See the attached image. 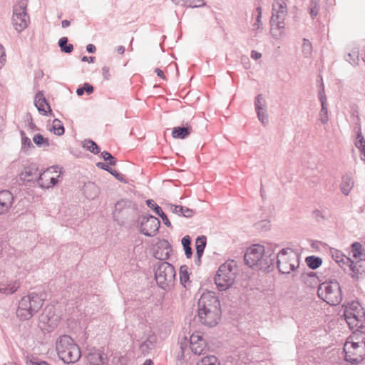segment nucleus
<instances>
[{
    "instance_id": "1",
    "label": "nucleus",
    "mask_w": 365,
    "mask_h": 365,
    "mask_svg": "<svg viewBox=\"0 0 365 365\" xmlns=\"http://www.w3.org/2000/svg\"><path fill=\"white\" fill-rule=\"evenodd\" d=\"M199 322L207 327H215L221 318L220 303L218 297L211 292H204L197 302Z\"/></svg>"
},
{
    "instance_id": "34",
    "label": "nucleus",
    "mask_w": 365,
    "mask_h": 365,
    "mask_svg": "<svg viewBox=\"0 0 365 365\" xmlns=\"http://www.w3.org/2000/svg\"><path fill=\"white\" fill-rule=\"evenodd\" d=\"M347 341L358 342L359 345L361 344H365V333L356 329V331L353 333V335L348 338Z\"/></svg>"
},
{
    "instance_id": "38",
    "label": "nucleus",
    "mask_w": 365,
    "mask_h": 365,
    "mask_svg": "<svg viewBox=\"0 0 365 365\" xmlns=\"http://www.w3.org/2000/svg\"><path fill=\"white\" fill-rule=\"evenodd\" d=\"M306 262L311 269H314L322 264V259L318 257L309 256L306 258Z\"/></svg>"
},
{
    "instance_id": "6",
    "label": "nucleus",
    "mask_w": 365,
    "mask_h": 365,
    "mask_svg": "<svg viewBox=\"0 0 365 365\" xmlns=\"http://www.w3.org/2000/svg\"><path fill=\"white\" fill-rule=\"evenodd\" d=\"M317 294L320 299L331 306L338 305L342 300V292L336 280L326 281L319 284Z\"/></svg>"
},
{
    "instance_id": "12",
    "label": "nucleus",
    "mask_w": 365,
    "mask_h": 365,
    "mask_svg": "<svg viewBox=\"0 0 365 365\" xmlns=\"http://www.w3.org/2000/svg\"><path fill=\"white\" fill-rule=\"evenodd\" d=\"M59 319L53 307H46L38 317V327L42 331L51 332L57 327Z\"/></svg>"
},
{
    "instance_id": "20",
    "label": "nucleus",
    "mask_w": 365,
    "mask_h": 365,
    "mask_svg": "<svg viewBox=\"0 0 365 365\" xmlns=\"http://www.w3.org/2000/svg\"><path fill=\"white\" fill-rule=\"evenodd\" d=\"M14 202V197L8 190L0 192V215L6 213L11 207Z\"/></svg>"
},
{
    "instance_id": "36",
    "label": "nucleus",
    "mask_w": 365,
    "mask_h": 365,
    "mask_svg": "<svg viewBox=\"0 0 365 365\" xmlns=\"http://www.w3.org/2000/svg\"><path fill=\"white\" fill-rule=\"evenodd\" d=\"M58 46L61 51L64 53H70L73 50L72 44H68V38L66 37H62L59 39Z\"/></svg>"
},
{
    "instance_id": "16",
    "label": "nucleus",
    "mask_w": 365,
    "mask_h": 365,
    "mask_svg": "<svg viewBox=\"0 0 365 365\" xmlns=\"http://www.w3.org/2000/svg\"><path fill=\"white\" fill-rule=\"evenodd\" d=\"M189 346L195 355L204 354L207 350L206 341L199 333H193L190 336Z\"/></svg>"
},
{
    "instance_id": "42",
    "label": "nucleus",
    "mask_w": 365,
    "mask_h": 365,
    "mask_svg": "<svg viewBox=\"0 0 365 365\" xmlns=\"http://www.w3.org/2000/svg\"><path fill=\"white\" fill-rule=\"evenodd\" d=\"M302 51L304 57L308 58L311 56L312 52V46L311 42L308 39H303Z\"/></svg>"
},
{
    "instance_id": "23",
    "label": "nucleus",
    "mask_w": 365,
    "mask_h": 365,
    "mask_svg": "<svg viewBox=\"0 0 365 365\" xmlns=\"http://www.w3.org/2000/svg\"><path fill=\"white\" fill-rule=\"evenodd\" d=\"M157 342V336L154 333H150L147 339L140 345V349L143 354H148L155 348Z\"/></svg>"
},
{
    "instance_id": "3",
    "label": "nucleus",
    "mask_w": 365,
    "mask_h": 365,
    "mask_svg": "<svg viewBox=\"0 0 365 365\" xmlns=\"http://www.w3.org/2000/svg\"><path fill=\"white\" fill-rule=\"evenodd\" d=\"M56 349L59 358L67 364L78 361L81 355L78 346L67 335L61 336L57 339Z\"/></svg>"
},
{
    "instance_id": "44",
    "label": "nucleus",
    "mask_w": 365,
    "mask_h": 365,
    "mask_svg": "<svg viewBox=\"0 0 365 365\" xmlns=\"http://www.w3.org/2000/svg\"><path fill=\"white\" fill-rule=\"evenodd\" d=\"M83 147L94 154L100 153V149L98 145L91 140H85Z\"/></svg>"
},
{
    "instance_id": "33",
    "label": "nucleus",
    "mask_w": 365,
    "mask_h": 365,
    "mask_svg": "<svg viewBox=\"0 0 365 365\" xmlns=\"http://www.w3.org/2000/svg\"><path fill=\"white\" fill-rule=\"evenodd\" d=\"M135 204L127 199H123L116 202L115 205V212H120L125 208L134 207Z\"/></svg>"
},
{
    "instance_id": "39",
    "label": "nucleus",
    "mask_w": 365,
    "mask_h": 365,
    "mask_svg": "<svg viewBox=\"0 0 365 365\" xmlns=\"http://www.w3.org/2000/svg\"><path fill=\"white\" fill-rule=\"evenodd\" d=\"M33 140L38 147L46 148L49 145L48 138H44L41 134H36L33 138Z\"/></svg>"
},
{
    "instance_id": "25",
    "label": "nucleus",
    "mask_w": 365,
    "mask_h": 365,
    "mask_svg": "<svg viewBox=\"0 0 365 365\" xmlns=\"http://www.w3.org/2000/svg\"><path fill=\"white\" fill-rule=\"evenodd\" d=\"M83 192L86 198L93 200L98 195L99 188L95 183L88 182L84 184Z\"/></svg>"
},
{
    "instance_id": "14",
    "label": "nucleus",
    "mask_w": 365,
    "mask_h": 365,
    "mask_svg": "<svg viewBox=\"0 0 365 365\" xmlns=\"http://www.w3.org/2000/svg\"><path fill=\"white\" fill-rule=\"evenodd\" d=\"M160 220L152 215L145 216L140 225L141 232L148 237L155 236L160 227Z\"/></svg>"
},
{
    "instance_id": "43",
    "label": "nucleus",
    "mask_w": 365,
    "mask_h": 365,
    "mask_svg": "<svg viewBox=\"0 0 365 365\" xmlns=\"http://www.w3.org/2000/svg\"><path fill=\"white\" fill-rule=\"evenodd\" d=\"M361 248H362V246L359 242H354L351 245L352 256L356 259H360V258H361V257L363 256V254L361 252Z\"/></svg>"
},
{
    "instance_id": "29",
    "label": "nucleus",
    "mask_w": 365,
    "mask_h": 365,
    "mask_svg": "<svg viewBox=\"0 0 365 365\" xmlns=\"http://www.w3.org/2000/svg\"><path fill=\"white\" fill-rule=\"evenodd\" d=\"M20 287L19 282L14 281L9 284L0 283V293L11 294L14 293Z\"/></svg>"
},
{
    "instance_id": "4",
    "label": "nucleus",
    "mask_w": 365,
    "mask_h": 365,
    "mask_svg": "<svg viewBox=\"0 0 365 365\" xmlns=\"http://www.w3.org/2000/svg\"><path fill=\"white\" fill-rule=\"evenodd\" d=\"M245 261L251 268L266 270L272 264V259L264 253V247L259 245H253L245 254Z\"/></svg>"
},
{
    "instance_id": "63",
    "label": "nucleus",
    "mask_w": 365,
    "mask_h": 365,
    "mask_svg": "<svg viewBox=\"0 0 365 365\" xmlns=\"http://www.w3.org/2000/svg\"><path fill=\"white\" fill-rule=\"evenodd\" d=\"M318 11H319V9L318 7L315 5L314 6L312 7L310 9V14L312 16V18L315 17L317 16L318 14Z\"/></svg>"
},
{
    "instance_id": "32",
    "label": "nucleus",
    "mask_w": 365,
    "mask_h": 365,
    "mask_svg": "<svg viewBox=\"0 0 365 365\" xmlns=\"http://www.w3.org/2000/svg\"><path fill=\"white\" fill-rule=\"evenodd\" d=\"M195 246L197 255L200 258L206 246V237L204 236L197 237L195 241Z\"/></svg>"
},
{
    "instance_id": "9",
    "label": "nucleus",
    "mask_w": 365,
    "mask_h": 365,
    "mask_svg": "<svg viewBox=\"0 0 365 365\" xmlns=\"http://www.w3.org/2000/svg\"><path fill=\"white\" fill-rule=\"evenodd\" d=\"M344 319L351 329L363 328L364 324V312L360 304L353 302L346 307L344 313Z\"/></svg>"
},
{
    "instance_id": "45",
    "label": "nucleus",
    "mask_w": 365,
    "mask_h": 365,
    "mask_svg": "<svg viewBox=\"0 0 365 365\" xmlns=\"http://www.w3.org/2000/svg\"><path fill=\"white\" fill-rule=\"evenodd\" d=\"M53 132L57 135H61L64 133V127L61 124V121L58 119H55L53 121Z\"/></svg>"
},
{
    "instance_id": "48",
    "label": "nucleus",
    "mask_w": 365,
    "mask_h": 365,
    "mask_svg": "<svg viewBox=\"0 0 365 365\" xmlns=\"http://www.w3.org/2000/svg\"><path fill=\"white\" fill-rule=\"evenodd\" d=\"M205 5L204 0H185V6L196 8Z\"/></svg>"
},
{
    "instance_id": "57",
    "label": "nucleus",
    "mask_w": 365,
    "mask_h": 365,
    "mask_svg": "<svg viewBox=\"0 0 365 365\" xmlns=\"http://www.w3.org/2000/svg\"><path fill=\"white\" fill-rule=\"evenodd\" d=\"M160 216L163 221V223L168 227H170L172 228V225H171V222H170L169 219L168 218L167 215L163 212V211L158 215Z\"/></svg>"
},
{
    "instance_id": "35",
    "label": "nucleus",
    "mask_w": 365,
    "mask_h": 365,
    "mask_svg": "<svg viewBox=\"0 0 365 365\" xmlns=\"http://www.w3.org/2000/svg\"><path fill=\"white\" fill-rule=\"evenodd\" d=\"M182 245L184 248L185 255L187 258H190L192 252V249L190 247L191 240L188 235H186L182 238Z\"/></svg>"
},
{
    "instance_id": "2",
    "label": "nucleus",
    "mask_w": 365,
    "mask_h": 365,
    "mask_svg": "<svg viewBox=\"0 0 365 365\" xmlns=\"http://www.w3.org/2000/svg\"><path fill=\"white\" fill-rule=\"evenodd\" d=\"M44 300L43 293L31 292L24 296L19 302L16 317L21 321L31 319L41 309Z\"/></svg>"
},
{
    "instance_id": "24",
    "label": "nucleus",
    "mask_w": 365,
    "mask_h": 365,
    "mask_svg": "<svg viewBox=\"0 0 365 365\" xmlns=\"http://www.w3.org/2000/svg\"><path fill=\"white\" fill-rule=\"evenodd\" d=\"M302 282L309 288H314L319 284V278L316 273L314 272H309L303 273L301 276Z\"/></svg>"
},
{
    "instance_id": "22",
    "label": "nucleus",
    "mask_w": 365,
    "mask_h": 365,
    "mask_svg": "<svg viewBox=\"0 0 365 365\" xmlns=\"http://www.w3.org/2000/svg\"><path fill=\"white\" fill-rule=\"evenodd\" d=\"M354 185V180L351 174L346 173L342 176L340 190L345 195H349Z\"/></svg>"
},
{
    "instance_id": "37",
    "label": "nucleus",
    "mask_w": 365,
    "mask_h": 365,
    "mask_svg": "<svg viewBox=\"0 0 365 365\" xmlns=\"http://www.w3.org/2000/svg\"><path fill=\"white\" fill-rule=\"evenodd\" d=\"M355 129H357V133H356V140L355 141V145L359 149H363L365 148V139L362 135L361 127L359 125V126H356Z\"/></svg>"
},
{
    "instance_id": "49",
    "label": "nucleus",
    "mask_w": 365,
    "mask_h": 365,
    "mask_svg": "<svg viewBox=\"0 0 365 365\" xmlns=\"http://www.w3.org/2000/svg\"><path fill=\"white\" fill-rule=\"evenodd\" d=\"M266 102L262 94L257 96L255 101V110H259L265 108Z\"/></svg>"
},
{
    "instance_id": "18",
    "label": "nucleus",
    "mask_w": 365,
    "mask_h": 365,
    "mask_svg": "<svg viewBox=\"0 0 365 365\" xmlns=\"http://www.w3.org/2000/svg\"><path fill=\"white\" fill-rule=\"evenodd\" d=\"M284 29V20L270 19V34L273 38L278 40L283 38L285 36Z\"/></svg>"
},
{
    "instance_id": "30",
    "label": "nucleus",
    "mask_w": 365,
    "mask_h": 365,
    "mask_svg": "<svg viewBox=\"0 0 365 365\" xmlns=\"http://www.w3.org/2000/svg\"><path fill=\"white\" fill-rule=\"evenodd\" d=\"M180 284L185 287L188 288L190 285V274L188 273V268L186 265H182L180 267L179 271Z\"/></svg>"
},
{
    "instance_id": "5",
    "label": "nucleus",
    "mask_w": 365,
    "mask_h": 365,
    "mask_svg": "<svg viewBox=\"0 0 365 365\" xmlns=\"http://www.w3.org/2000/svg\"><path fill=\"white\" fill-rule=\"evenodd\" d=\"M238 267L237 262L229 260L221 264L215 277V282L220 291L228 289L234 284Z\"/></svg>"
},
{
    "instance_id": "27",
    "label": "nucleus",
    "mask_w": 365,
    "mask_h": 365,
    "mask_svg": "<svg viewBox=\"0 0 365 365\" xmlns=\"http://www.w3.org/2000/svg\"><path fill=\"white\" fill-rule=\"evenodd\" d=\"M35 106L38 110L39 112L43 114H46L47 110L51 111L48 103L46 102L43 94L41 92H38L35 97Z\"/></svg>"
},
{
    "instance_id": "31",
    "label": "nucleus",
    "mask_w": 365,
    "mask_h": 365,
    "mask_svg": "<svg viewBox=\"0 0 365 365\" xmlns=\"http://www.w3.org/2000/svg\"><path fill=\"white\" fill-rule=\"evenodd\" d=\"M88 364L87 365H106L102 355L100 353L94 352L90 353L88 355Z\"/></svg>"
},
{
    "instance_id": "17",
    "label": "nucleus",
    "mask_w": 365,
    "mask_h": 365,
    "mask_svg": "<svg viewBox=\"0 0 365 365\" xmlns=\"http://www.w3.org/2000/svg\"><path fill=\"white\" fill-rule=\"evenodd\" d=\"M172 247L166 240H160L153 247V255L155 259L160 261L169 258Z\"/></svg>"
},
{
    "instance_id": "62",
    "label": "nucleus",
    "mask_w": 365,
    "mask_h": 365,
    "mask_svg": "<svg viewBox=\"0 0 365 365\" xmlns=\"http://www.w3.org/2000/svg\"><path fill=\"white\" fill-rule=\"evenodd\" d=\"M187 343H188V340L186 336H184L180 339V349H182V351H184V348L185 346H187Z\"/></svg>"
},
{
    "instance_id": "8",
    "label": "nucleus",
    "mask_w": 365,
    "mask_h": 365,
    "mask_svg": "<svg viewBox=\"0 0 365 365\" xmlns=\"http://www.w3.org/2000/svg\"><path fill=\"white\" fill-rule=\"evenodd\" d=\"M299 266V255L291 248H284L277 254V267L282 274H289Z\"/></svg>"
},
{
    "instance_id": "60",
    "label": "nucleus",
    "mask_w": 365,
    "mask_h": 365,
    "mask_svg": "<svg viewBox=\"0 0 365 365\" xmlns=\"http://www.w3.org/2000/svg\"><path fill=\"white\" fill-rule=\"evenodd\" d=\"M6 62V55L3 48H1L0 51V68H2L3 65Z\"/></svg>"
},
{
    "instance_id": "26",
    "label": "nucleus",
    "mask_w": 365,
    "mask_h": 365,
    "mask_svg": "<svg viewBox=\"0 0 365 365\" xmlns=\"http://www.w3.org/2000/svg\"><path fill=\"white\" fill-rule=\"evenodd\" d=\"M192 127L190 125H189L188 124H186V126L175 127L172 131V136L174 138L185 139L187 136L190 135V134L192 133Z\"/></svg>"
},
{
    "instance_id": "40",
    "label": "nucleus",
    "mask_w": 365,
    "mask_h": 365,
    "mask_svg": "<svg viewBox=\"0 0 365 365\" xmlns=\"http://www.w3.org/2000/svg\"><path fill=\"white\" fill-rule=\"evenodd\" d=\"M257 15L256 17V21L253 24V29L257 32H260L262 30V8L258 6L256 8Z\"/></svg>"
},
{
    "instance_id": "47",
    "label": "nucleus",
    "mask_w": 365,
    "mask_h": 365,
    "mask_svg": "<svg viewBox=\"0 0 365 365\" xmlns=\"http://www.w3.org/2000/svg\"><path fill=\"white\" fill-rule=\"evenodd\" d=\"M257 117L259 120L263 124L267 125L269 122L267 110L265 108L257 110Z\"/></svg>"
},
{
    "instance_id": "52",
    "label": "nucleus",
    "mask_w": 365,
    "mask_h": 365,
    "mask_svg": "<svg viewBox=\"0 0 365 365\" xmlns=\"http://www.w3.org/2000/svg\"><path fill=\"white\" fill-rule=\"evenodd\" d=\"M168 209L173 214L177 215L178 216H181V205H175L173 204L168 205Z\"/></svg>"
},
{
    "instance_id": "28",
    "label": "nucleus",
    "mask_w": 365,
    "mask_h": 365,
    "mask_svg": "<svg viewBox=\"0 0 365 365\" xmlns=\"http://www.w3.org/2000/svg\"><path fill=\"white\" fill-rule=\"evenodd\" d=\"M330 255L331 256V258L339 264V265L343 269V266H345L346 262H349V257L345 256L341 252L336 250V249H331L330 250Z\"/></svg>"
},
{
    "instance_id": "58",
    "label": "nucleus",
    "mask_w": 365,
    "mask_h": 365,
    "mask_svg": "<svg viewBox=\"0 0 365 365\" xmlns=\"http://www.w3.org/2000/svg\"><path fill=\"white\" fill-rule=\"evenodd\" d=\"M319 99L320 101L321 104H327V98L324 93V87L322 90L319 92Z\"/></svg>"
},
{
    "instance_id": "51",
    "label": "nucleus",
    "mask_w": 365,
    "mask_h": 365,
    "mask_svg": "<svg viewBox=\"0 0 365 365\" xmlns=\"http://www.w3.org/2000/svg\"><path fill=\"white\" fill-rule=\"evenodd\" d=\"M146 205L159 215L162 212V209L153 200H146Z\"/></svg>"
},
{
    "instance_id": "13",
    "label": "nucleus",
    "mask_w": 365,
    "mask_h": 365,
    "mask_svg": "<svg viewBox=\"0 0 365 365\" xmlns=\"http://www.w3.org/2000/svg\"><path fill=\"white\" fill-rule=\"evenodd\" d=\"M29 16L26 14V6L16 5L14 6L12 24L16 31L21 32L29 25Z\"/></svg>"
},
{
    "instance_id": "10",
    "label": "nucleus",
    "mask_w": 365,
    "mask_h": 365,
    "mask_svg": "<svg viewBox=\"0 0 365 365\" xmlns=\"http://www.w3.org/2000/svg\"><path fill=\"white\" fill-rule=\"evenodd\" d=\"M62 180V169L51 166L39 174L38 184L43 188L49 189Z\"/></svg>"
},
{
    "instance_id": "19",
    "label": "nucleus",
    "mask_w": 365,
    "mask_h": 365,
    "mask_svg": "<svg viewBox=\"0 0 365 365\" xmlns=\"http://www.w3.org/2000/svg\"><path fill=\"white\" fill-rule=\"evenodd\" d=\"M287 12L286 0H274L271 18L285 20Z\"/></svg>"
},
{
    "instance_id": "54",
    "label": "nucleus",
    "mask_w": 365,
    "mask_h": 365,
    "mask_svg": "<svg viewBox=\"0 0 365 365\" xmlns=\"http://www.w3.org/2000/svg\"><path fill=\"white\" fill-rule=\"evenodd\" d=\"M346 61H348L350 63L353 65L357 64L358 61V56L356 55V53H349L346 57Z\"/></svg>"
},
{
    "instance_id": "50",
    "label": "nucleus",
    "mask_w": 365,
    "mask_h": 365,
    "mask_svg": "<svg viewBox=\"0 0 365 365\" xmlns=\"http://www.w3.org/2000/svg\"><path fill=\"white\" fill-rule=\"evenodd\" d=\"M101 157L105 161H108L110 165H115L116 163V159L108 152H102Z\"/></svg>"
},
{
    "instance_id": "21",
    "label": "nucleus",
    "mask_w": 365,
    "mask_h": 365,
    "mask_svg": "<svg viewBox=\"0 0 365 365\" xmlns=\"http://www.w3.org/2000/svg\"><path fill=\"white\" fill-rule=\"evenodd\" d=\"M38 169L36 165L31 164L24 168L20 174V180L22 181L30 182L34 179L38 178Z\"/></svg>"
},
{
    "instance_id": "15",
    "label": "nucleus",
    "mask_w": 365,
    "mask_h": 365,
    "mask_svg": "<svg viewBox=\"0 0 365 365\" xmlns=\"http://www.w3.org/2000/svg\"><path fill=\"white\" fill-rule=\"evenodd\" d=\"M343 269L352 278L359 279L365 273V260L360 258L354 262L349 258V262L343 266Z\"/></svg>"
},
{
    "instance_id": "11",
    "label": "nucleus",
    "mask_w": 365,
    "mask_h": 365,
    "mask_svg": "<svg viewBox=\"0 0 365 365\" xmlns=\"http://www.w3.org/2000/svg\"><path fill=\"white\" fill-rule=\"evenodd\" d=\"M345 360L351 363L361 361L365 357V344L346 341L344 346Z\"/></svg>"
},
{
    "instance_id": "64",
    "label": "nucleus",
    "mask_w": 365,
    "mask_h": 365,
    "mask_svg": "<svg viewBox=\"0 0 365 365\" xmlns=\"http://www.w3.org/2000/svg\"><path fill=\"white\" fill-rule=\"evenodd\" d=\"M251 57L255 60H258L262 57V53L256 51H252L251 53Z\"/></svg>"
},
{
    "instance_id": "41",
    "label": "nucleus",
    "mask_w": 365,
    "mask_h": 365,
    "mask_svg": "<svg viewBox=\"0 0 365 365\" xmlns=\"http://www.w3.org/2000/svg\"><path fill=\"white\" fill-rule=\"evenodd\" d=\"M197 365H220L217 357L210 355L203 358Z\"/></svg>"
},
{
    "instance_id": "55",
    "label": "nucleus",
    "mask_w": 365,
    "mask_h": 365,
    "mask_svg": "<svg viewBox=\"0 0 365 365\" xmlns=\"http://www.w3.org/2000/svg\"><path fill=\"white\" fill-rule=\"evenodd\" d=\"M22 135V145L24 148H30L32 146L31 139L26 136H24V133L21 132Z\"/></svg>"
},
{
    "instance_id": "53",
    "label": "nucleus",
    "mask_w": 365,
    "mask_h": 365,
    "mask_svg": "<svg viewBox=\"0 0 365 365\" xmlns=\"http://www.w3.org/2000/svg\"><path fill=\"white\" fill-rule=\"evenodd\" d=\"M181 212V216H183L185 217H191L192 216H193L195 213V211L193 210L183 206H182Z\"/></svg>"
},
{
    "instance_id": "46",
    "label": "nucleus",
    "mask_w": 365,
    "mask_h": 365,
    "mask_svg": "<svg viewBox=\"0 0 365 365\" xmlns=\"http://www.w3.org/2000/svg\"><path fill=\"white\" fill-rule=\"evenodd\" d=\"M322 108L319 112V120L322 124L327 123L329 120L328 108L327 104H321Z\"/></svg>"
},
{
    "instance_id": "7",
    "label": "nucleus",
    "mask_w": 365,
    "mask_h": 365,
    "mask_svg": "<svg viewBox=\"0 0 365 365\" xmlns=\"http://www.w3.org/2000/svg\"><path fill=\"white\" fill-rule=\"evenodd\" d=\"M157 284L163 289H170L174 284L176 272L174 267L167 262H159L154 267Z\"/></svg>"
},
{
    "instance_id": "59",
    "label": "nucleus",
    "mask_w": 365,
    "mask_h": 365,
    "mask_svg": "<svg viewBox=\"0 0 365 365\" xmlns=\"http://www.w3.org/2000/svg\"><path fill=\"white\" fill-rule=\"evenodd\" d=\"M110 173L114 175L118 180L120 181H124L123 175L120 173H119L118 171L115 170H110Z\"/></svg>"
},
{
    "instance_id": "56",
    "label": "nucleus",
    "mask_w": 365,
    "mask_h": 365,
    "mask_svg": "<svg viewBox=\"0 0 365 365\" xmlns=\"http://www.w3.org/2000/svg\"><path fill=\"white\" fill-rule=\"evenodd\" d=\"M28 365H50L44 361H40L37 359H31L27 361Z\"/></svg>"
},
{
    "instance_id": "61",
    "label": "nucleus",
    "mask_w": 365,
    "mask_h": 365,
    "mask_svg": "<svg viewBox=\"0 0 365 365\" xmlns=\"http://www.w3.org/2000/svg\"><path fill=\"white\" fill-rule=\"evenodd\" d=\"M83 89L84 92L86 91L88 94H90L93 91V87L87 83H84Z\"/></svg>"
}]
</instances>
